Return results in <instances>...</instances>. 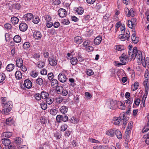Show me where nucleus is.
Returning a JSON list of instances; mask_svg holds the SVG:
<instances>
[{
    "instance_id": "3c124183",
    "label": "nucleus",
    "mask_w": 149,
    "mask_h": 149,
    "mask_svg": "<svg viewBox=\"0 0 149 149\" xmlns=\"http://www.w3.org/2000/svg\"><path fill=\"white\" fill-rule=\"evenodd\" d=\"M128 133V130H126L125 134V136L126 138V140L127 141H129L130 140V137Z\"/></svg>"
},
{
    "instance_id": "4468645a",
    "label": "nucleus",
    "mask_w": 149,
    "mask_h": 149,
    "mask_svg": "<svg viewBox=\"0 0 149 149\" xmlns=\"http://www.w3.org/2000/svg\"><path fill=\"white\" fill-rule=\"evenodd\" d=\"M24 84L25 87L27 88H30L32 86L31 81L28 79H26L24 80Z\"/></svg>"
},
{
    "instance_id": "de8ad7c7",
    "label": "nucleus",
    "mask_w": 149,
    "mask_h": 149,
    "mask_svg": "<svg viewBox=\"0 0 149 149\" xmlns=\"http://www.w3.org/2000/svg\"><path fill=\"white\" fill-rule=\"evenodd\" d=\"M62 116L61 115H58L57 116L56 120L58 123H60L62 121Z\"/></svg>"
},
{
    "instance_id": "603ef678",
    "label": "nucleus",
    "mask_w": 149,
    "mask_h": 149,
    "mask_svg": "<svg viewBox=\"0 0 149 149\" xmlns=\"http://www.w3.org/2000/svg\"><path fill=\"white\" fill-rule=\"evenodd\" d=\"M30 75L33 77L35 78L38 76V74L35 71H32L30 73Z\"/></svg>"
},
{
    "instance_id": "f03ea898",
    "label": "nucleus",
    "mask_w": 149,
    "mask_h": 149,
    "mask_svg": "<svg viewBox=\"0 0 149 149\" xmlns=\"http://www.w3.org/2000/svg\"><path fill=\"white\" fill-rule=\"evenodd\" d=\"M12 102L10 101L7 102L6 98L4 97L2 100L1 105L3 109L2 112L4 114H7L12 109Z\"/></svg>"
},
{
    "instance_id": "aec40b11",
    "label": "nucleus",
    "mask_w": 149,
    "mask_h": 149,
    "mask_svg": "<svg viewBox=\"0 0 149 149\" xmlns=\"http://www.w3.org/2000/svg\"><path fill=\"white\" fill-rule=\"evenodd\" d=\"M115 134L116 135L118 139H120L122 138V134L119 130H115Z\"/></svg>"
},
{
    "instance_id": "58836bf2",
    "label": "nucleus",
    "mask_w": 149,
    "mask_h": 149,
    "mask_svg": "<svg viewBox=\"0 0 149 149\" xmlns=\"http://www.w3.org/2000/svg\"><path fill=\"white\" fill-rule=\"evenodd\" d=\"M139 87V83L137 81L135 82L134 84L132 86V88L133 91H134L138 89Z\"/></svg>"
},
{
    "instance_id": "20e7f679",
    "label": "nucleus",
    "mask_w": 149,
    "mask_h": 149,
    "mask_svg": "<svg viewBox=\"0 0 149 149\" xmlns=\"http://www.w3.org/2000/svg\"><path fill=\"white\" fill-rule=\"evenodd\" d=\"M128 58V56H127L125 53L122 54L121 56L119 57V59L120 62L123 64H125L127 62Z\"/></svg>"
},
{
    "instance_id": "4d7b16f0",
    "label": "nucleus",
    "mask_w": 149,
    "mask_h": 149,
    "mask_svg": "<svg viewBox=\"0 0 149 149\" xmlns=\"http://www.w3.org/2000/svg\"><path fill=\"white\" fill-rule=\"evenodd\" d=\"M44 18H45V21H46L47 22L50 21L52 19L50 16L49 15L44 16Z\"/></svg>"
},
{
    "instance_id": "6e6552de",
    "label": "nucleus",
    "mask_w": 149,
    "mask_h": 149,
    "mask_svg": "<svg viewBox=\"0 0 149 149\" xmlns=\"http://www.w3.org/2000/svg\"><path fill=\"white\" fill-rule=\"evenodd\" d=\"M48 61L49 64L52 66H55L57 64V61L54 57H49Z\"/></svg>"
},
{
    "instance_id": "69168bd1",
    "label": "nucleus",
    "mask_w": 149,
    "mask_h": 149,
    "mask_svg": "<svg viewBox=\"0 0 149 149\" xmlns=\"http://www.w3.org/2000/svg\"><path fill=\"white\" fill-rule=\"evenodd\" d=\"M48 79L50 80L53 79L54 77V75L52 72L49 73L47 75Z\"/></svg>"
},
{
    "instance_id": "4c0bfd02",
    "label": "nucleus",
    "mask_w": 149,
    "mask_h": 149,
    "mask_svg": "<svg viewBox=\"0 0 149 149\" xmlns=\"http://www.w3.org/2000/svg\"><path fill=\"white\" fill-rule=\"evenodd\" d=\"M56 87V90L57 93L59 94H61V92L63 91V87L61 86H58Z\"/></svg>"
},
{
    "instance_id": "7ed1b4c3",
    "label": "nucleus",
    "mask_w": 149,
    "mask_h": 149,
    "mask_svg": "<svg viewBox=\"0 0 149 149\" xmlns=\"http://www.w3.org/2000/svg\"><path fill=\"white\" fill-rule=\"evenodd\" d=\"M116 104V101H113L112 99H110L107 102L106 106L109 108L112 109L115 107Z\"/></svg>"
},
{
    "instance_id": "5fc2aeb1",
    "label": "nucleus",
    "mask_w": 149,
    "mask_h": 149,
    "mask_svg": "<svg viewBox=\"0 0 149 149\" xmlns=\"http://www.w3.org/2000/svg\"><path fill=\"white\" fill-rule=\"evenodd\" d=\"M40 122L42 124H45L47 122V120L45 118L42 117L40 119Z\"/></svg>"
},
{
    "instance_id": "13d9d810",
    "label": "nucleus",
    "mask_w": 149,
    "mask_h": 149,
    "mask_svg": "<svg viewBox=\"0 0 149 149\" xmlns=\"http://www.w3.org/2000/svg\"><path fill=\"white\" fill-rule=\"evenodd\" d=\"M40 57V54L38 53H35L33 56V57L37 60H38L39 59Z\"/></svg>"
},
{
    "instance_id": "774afa93",
    "label": "nucleus",
    "mask_w": 149,
    "mask_h": 149,
    "mask_svg": "<svg viewBox=\"0 0 149 149\" xmlns=\"http://www.w3.org/2000/svg\"><path fill=\"white\" fill-rule=\"evenodd\" d=\"M28 147L25 145H21L18 147L17 149H28Z\"/></svg>"
},
{
    "instance_id": "423d86ee",
    "label": "nucleus",
    "mask_w": 149,
    "mask_h": 149,
    "mask_svg": "<svg viewBox=\"0 0 149 149\" xmlns=\"http://www.w3.org/2000/svg\"><path fill=\"white\" fill-rule=\"evenodd\" d=\"M42 34L41 32L38 31H35L33 34V36L36 40H39L42 37Z\"/></svg>"
},
{
    "instance_id": "a211bd4d",
    "label": "nucleus",
    "mask_w": 149,
    "mask_h": 149,
    "mask_svg": "<svg viewBox=\"0 0 149 149\" xmlns=\"http://www.w3.org/2000/svg\"><path fill=\"white\" fill-rule=\"evenodd\" d=\"M131 39L133 42L135 44H136L139 42V38L136 37V34L134 33L132 34Z\"/></svg>"
},
{
    "instance_id": "f257e3e1",
    "label": "nucleus",
    "mask_w": 149,
    "mask_h": 149,
    "mask_svg": "<svg viewBox=\"0 0 149 149\" xmlns=\"http://www.w3.org/2000/svg\"><path fill=\"white\" fill-rule=\"evenodd\" d=\"M130 47L128 51V55H130V54L132 52V53L131 55V58L134 60L136 57L138 58L139 61L141 63L143 66L144 67H146V66L149 65V59L148 58L146 59L143 58V56L140 50H138L137 48L136 47H134L133 48V50L132 51V46L129 45Z\"/></svg>"
},
{
    "instance_id": "c03bdc74",
    "label": "nucleus",
    "mask_w": 149,
    "mask_h": 149,
    "mask_svg": "<svg viewBox=\"0 0 149 149\" xmlns=\"http://www.w3.org/2000/svg\"><path fill=\"white\" fill-rule=\"evenodd\" d=\"M124 104H124L121 102H119L118 104L120 105V106H119V108L122 110H125L126 108V107L124 105Z\"/></svg>"
},
{
    "instance_id": "79ce46f5",
    "label": "nucleus",
    "mask_w": 149,
    "mask_h": 149,
    "mask_svg": "<svg viewBox=\"0 0 149 149\" xmlns=\"http://www.w3.org/2000/svg\"><path fill=\"white\" fill-rule=\"evenodd\" d=\"M77 58H76L74 57L72 58L70 62L72 65H74L77 64Z\"/></svg>"
},
{
    "instance_id": "9d476101",
    "label": "nucleus",
    "mask_w": 149,
    "mask_h": 149,
    "mask_svg": "<svg viewBox=\"0 0 149 149\" xmlns=\"http://www.w3.org/2000/svg\"><path fill=\"white\" fill-rule=\"evenodd\" d=\"M125 12H128L127 14L126 15V16L127 17L131 16L133 17L134 16V10L133 8H131L130 10H129L127 8H125Z\"/></svg>"
},
{
    "instance_id": "ea45409f",
    "label": "nucleus",
    "mask_w": 149,
    "mask_h": 149,
    "mask_svg": "<svg viewBox=\"0 0 149 149\" xmlns=\"http://www.w3.org/2000/svg\"><path fill=\"white\" fill-rule=\"evenodd\" d=\"M118 38L122 41H125L126 39V35L124 33H122L119 35L118 36Z\"/></svg>"
},
{
    "instance_id": "ddd939ff",
    "label": "nucleus",
    "mask_w": 149,
    "mask_h": 149,
    "mask_svg": "<svg viewBox=\"0 0 149 149\" xmlns=\"http://www.w3.org/2000/svg\"><path fill=\"white\" fill-rule=\"evenodd\" d=\"M28 28L27 24L24 23H21L19 25L20 30L22 31H26Z\"/></svg>"
},
{
    "instance_id": "2eb2a0df",
    "label": "nucleus",
    "mask_w": 149,
    "mask_h": 149,
    "mask_svg": "<svg viewBox=\"0 0 149 149\" xmlns=\"http://www.w3.org/2000/svg\"><path fill=\"white\" fill-rule=\"evenodd\" d=\"M115 131L114 129H110L106 132V134L109 136L112 137L114 136Z\"/></svg>"
},
{
    "instance_id": "0eeeda50",
    "label": "nucleus",
    "mask_w": 149,
    "mask_h": 149,
    "mask_svg": "<svg viewBox=\"0 0 149 149\" xmlns=\"http://www.w3.org/2000/svg\"><path fill=\"white\" fill-rule=\"evenodd\" d=\"M33 15L32 13H28L24 15L23 18L26 21L29 22L33 18Z\"/></svg>"
},
{
    "instance_id": "72a5a7b5",
    "label": "nucleus",
    "mask_w": 149,
    "mask_h": 149,
    "mask_svg": "<svg viewBox=\"0 0 149 149\" xmlns=\"http://www.w3.org/2000/svg\"><path fill=\"white\" fill-rule=\"evenodd\" d=\"M115 49L118 51H121L124 50V47L121 45H117L115 46Z\"/></svg>"
},
{
    "instance_id": "5701e85b",
    "label": "nucleus",
    "mask_w": 149,
    "mask_h": 149,
    "mask_svg": "<svg viewBox=\"0 0 149 149\" xmlns=\"http://www.w3.org/2000/svg\"><path fill=\"white\" fill-rule=\"evenodd\" d=\"M59 110L61 113L65 114L68 111V108L66 106H63L59 109Z\"/></svg>"
},
{
    "instance_id": "09e8293b",
    "label": "nucleus",
    "mask_w": 149,
    "mask_h": 149,
    "mask_svg": "<svg viewBox=\"0 0 149 149\" xmlns=\"http://www.w3.org/2000/svg\"><path fill=\"white\" fill-rule=\"evenodd\" d=\"M45 65V63L41 61H39L38 62V66L40 68H43Z\"/></svg>"
},
{
    "instance_id": "49530a36",
    "label": "nucleus",
    "mask_w": 149,
    "mask_h": 149,
    "mask_svg": "<svg viewBox=\"0 0 149 149\" xmlns=\"http://www.w3.org/2000/svg\"><path fill=\"white\" fill-rule=\"evenodd\" d=\"M58 110L55 109H52L50 110V113L52 115H56L58 112Z\"/></svg>"
},
{
    "instance_id": "b1692460",
    "label": "nucleus",
    "mask_w": 149,
    "mask_h": 149,
    "mask_svg": "<svg viewBox=\"0 0 149 149\" xmlns=\"http://www.w3.org/2000/svg\"><path fill=\"white\" fill-rule=\"evenodd\" d=\"M23 60L21 58H18L16 60V65L18 67H19L23 65Z\"/></svg>"
},
{
    "instance_id": "bb28decb",
    "label": "nucleus",
    "mask_w": 149,
    "mask_h": 149,
    "mask_svg": "<svg viewBox=\"0 0 149 149\" xmlns=\"http://www.w3.org/2000/svg\"><path fill=\"white\" fill-rule=\"evenodd\" d=\"M145 90L146 93L143 95L142 99L141 100L142 101H145V100L147 97V96L149 88L147 87V86H146V87H145Z\"/></svg>"
},
{
    "instance_id": "c9c22d12",
    "label": "nucleus",
    "mask_w": 149,
    "mask_h": 149,
    "mask_svg": "<svg viewBox=\"0 0 149 149\" xmlns=\"http://www.w3.org/2000/svg\"><path fill=\"white\" fill-rule=\"evenodd\" d=\"M76 11L79 15H81L83 13L84 10L82 7H79L77 9Z\"/></svg>"
},
{
    "instance_id": "412c9836",
    "label": "nucleus",
    "mask_w": 149,
    "mask_h": 149,
    "mask_svg": "<svg viewBox=\"0 0 149 149\" xmlns=\"http://www.w3.org/2000/svg\"><path fill=\"white\" fill-rule=\"evenodd\" d=\"M2 143L5 146H8L10 144V141L8 139L4 138L2 139Z\"/></svg>"
},
{
    "instance_id": "f704fd0d",
    "label": "nucleus",
    "mask_w": 149,
    "mask_h": 149,
    "mask_svg": "<svg viewBox=\"0 0 149 149\" xmlns=\"http://www.w3.org/2000/svg\"><path fill=\"white\" fill-rule=\"evenodd\" d=\"M36 82L37 84L40 86L43 84V81L42 78H38L36 79Z\"/></svg>"
},
{
    "instance_id": "bf43d9fd",
    "label": "nucleus",
    "mask_w": 149,
    "mask_h": 149,
    "mask_svg": "<svg viewBox=\"0 0 149 149\" xmlns=\"http://www.w3.org/2000/svg\"><path fill=\"white\" fill-rule=\"evenodd\" d=\"M67 127L68 126L67 125H62L61 127V130L62 131H64L67 129Z\"/></svg>"
},
{
    "instance_id": "a18cd8bd",
    "label": "nucleus",
    "mask_w": 149,
    "mask_h": 149,
    "mask_svg": "<svg viewBox=\"0 0 149 149\" xmlns=\"http://www.w3.org/2000/svg\"><path fill=\"white\" fill-rule=\"evenodd\" d=\"M143 138L146 139L145 142L147 145H149V134H146L143 136Z\"/></svg>"
},
{
    "instance_id": "2f4dec72",
    "label": "nucleus",
    "mask_w": 149,
    "mask_h": 149,
    "mask_svg": "<svg viewBox=\"0 0 149 149\" xmlns=\"http://www.w3.org/2000/svg\"><path fill=\"white\" fill-rule=\"evenodd\" d=\"M13 40L16 43H19L21 40V38L18 35H16L13 38Z\"/></svg>"
},
{
    "instance_id": "e433bc0d",
    "label": "nucleus",
    "mask_w": 149,
    "mask_h": 149,
    "mask_svg": "<svg viewBox=\"0 0 149 149\" xmlns=\"http://www.w3.org/2000/svg\"><path fill=\"white\" fill-rule=\"evenodd\" d=\"M30 46V44L29 42H26L24 43L23 47L24 49L27 50Z\"/></svg>"
},
{
    "instance_id": "e2e57ef3",
    "label": "nucleus",
    "mask_w": 149,
    "mask_h": 149,
    "mask_svg": "<svg viewBox=\"0 0 149 149\" xmlns=\"http://www.w3.org/2000/svg\"><path fill=\"white\" fill-rule=\"evenodd\" d=\"M85 48L86 50L89 52H91L93 51V47L91 46H88V47H86Z\"/></svg>"
},
{
    "instance_id": "393cba45",
    "label": "nucleus",
    "mask_w": 149,
    "mask_h": 149,
    "mask_svg": "<svg viewBox=\"0 0 149 149\" xmlns=\"http://www.w3.org/2000/svg\"><path fill=\"white\" fill-rule=\"evenodd\" d=\"M14 65L13 64H8L6 67V70L8 71H11L13 70L14 68Z\"/></svg>"
},
{
    "instance_id": "1a4fd4ad",
    "label": "nucleus",
    "mask_w": 149,
    "mask_h": 149,
    "mask_svg": "<svg viewBox=\"0 0 149 149\" xmlns=\"http://www.w3.org/2000/svg\"><path fill=\"white\" fill-rule=\"evenodd\" d=\"M58 79L61 82L63 83L65 82L67 79L66 77L65 74L62 73H60L58 76Z\"/></svg>"
},
{
    "instance_id": "f3484780",
    "label": "nucleus",
    "mask_w": 149,
    "mask_h": 149,
    "mask_svg": "<svg viewBox=\"0 0 149 149\" xmlns=\"http://www.w3.org/2000/svg\"><path fill=\"white\" fill-rule=\"evenodd\" d=\"M51 84L52 86L55 88L58 86V82L57 79H53L52 80Z\"/></svg>"
},
{
    "instance_id": "4be33fe9",
    "label": "nucleus",
    "mask_w": 149,
    "mask_h": 149,
    "mask_svg": "<svg viewBox=\"0 0 149 149\" xmlns=\"http://www.w3.org/2000/svg\"><path fill=\"white\" fill-rule=\"evenodd\" d=\"M16 78L17 79H20L22 78V74L19 71H17L15 74Z\"/></svg>"
},
{
    "instance_id": "f8f14e48",
    "label": "nucleus",
    "mask_w": 149,
    "mask_h": 149,
    "mask_svg": "<svg viewBox=\"0 0 149 149\" xmlns=\"http://www.w3.org/2000/svg\"><path fill=\"white\" fill-rule=\"evenodd\" d=\"M145 81L143 82V84L145 87L146 86L149 88V84H148V78H149V73L147 72L145 74Z\"/></svg>"
},
{
    "instance_id": "9b49d317",
    "label": "nucleus",
    "mask_w": 149,
    "mask_h": 149,
    "mask_svg": "<svg viewBox=\"0 0 149 149\" xmlns=\"http://www.w3.org/2000/svg\"><path fill=\"white\" fill-rule=\"evenodd\" d=\"M121 118L118 117H113L112 123L115 125H119L121 121Z\"/></svg>"
},
{
    "instance_id": "c85d7f7f",
    "label": "nucleus",
    "mask_w": 149,
    "mask_h": 149,
    "mask_svg": "<svg viewBox=\"0 0 149 149\" xmlns=\"http://www.w3.org/2000/svg\"><path fill=\"white\" fill-rule=\"evenodd\" d=\"M41 96L42 99H46L48 97L49 94L47 93L42 91L41 93Z\"/></svg>"
},
{
    "instance_id": "cd10ccee",
    "label": "nucleus",
    "mask_w": 149,
    "mask_h": 149,
    "mask_svg": "<svg viewBox=\"0 0 149 149\" xmlns=\"http://www.w3.org/2000/svg\"><path fill=\"white\" fill-rule=\"evenodd\" d=\"M14 142L16 144H21L23 142V140L20 137H16L15 138Z\"/></svg>"
},
{
    "instance_id": "680f3d73",
    "label": "nucleus",
    "mask_w": 149,
    "mask_h": 149,
    "mask_svg": "<svg viewBox=\"0 0 149 149\" xmlns=\"http://www.w3.org/2000/svg\"><path fill=\"white\" fill-rule=\"evenodd\" d=\"M54 136L56 137V139H59L61 137L60 134L58 132H56L54 134Z\"/></svg>"
},
{
    "instance_id": "dca6fc26",
    "label": "nucleus",
    "mask_w": 149,
    "mask_h": 149,
    "mask_svg": "<svg viewBox=\"0 0 149 149\" xmlns=\"http://www.w3.org/2000/svg\"><path fill=\"white\" fill-rule=\"evenodd\" d=\"M74 42L78 44H80L83 41L82 38L79 36L74 37Z\"/></svg>"
},
{
    "instance_id": "473e14b6",
    "label": "nucleus",
    "mask_w": 149,
    "mask_h": 149,
    "mask_svg": "<svg viewBox=\"0 0 149 149\" xmlns=\"http://www.w3.org/2000/svg\"><path fill=\"white\" fill-rule=\"evenodd\" d=\"M3 135L5 137V139H8L11 136L12 133L10 132H5L3 133Z\"/></svg>"
},
{
    "instance_id": "37998d69",
    "label": "nucleus",
    "mask_w": 149,
    "mask_h": 149,
    "mask_svg": "<svg viewBox=\"0 0 149 149\" xmlns=\"http://www.w3.org/2000/svg\"><path fill=\"white\" fill-rule=\"evenodd\" d=\"M6 78V76L5 74L3 73H0V83L2 82L5 80Z\"/></svg>"
},
{
    "instance_id": "052dcab7",
    "label": "nucleus",
    "mask_w": 149,
    "mask_h": 149,
    "mask_svg": "<svg viewBox=\"0 0 149 149\" xmlns=\"http://www.w3.org/2000/svg\"><path fill=\"white\" fill-rule=\"evenodd\" d=\"M40 21V19L38 17H36L35 18H33V22L35 24H38Z\"/></svg>"
},
{
    "instance_id": "8fccbe9b",
    "label": "nucleus",
    "mask_w": 149,
    "mask_h": 149,
    "mask_svg": "<svg viewBox=\"0 0 149 149\" xmlns=\"http://www.w3.org/2000/svg\"><path fill=\"white\" fill-rule=\"evenodd\" d=\"M141 100L140 99L137 98L134 100V103L136 106H138L140 103Z\"/></svg>"
},
{
    "instance_id": "6e6d98bb",
    "label": "nucleus",
    "mask_w": 149,
    "mask_h": 149,
    "mask_svg": "<svg viewBox=\"0 0 149 149\" xmlns=\"http://www.w3.org/2000/svg\"><path fill=\"white\" fill-rule=\"evenodd\" d=\"M41 107L42 109L43 110L46 109L47 108V104L45 102H43L41 104Z\"/></svg>"
},
{
    "instance_id": "7c9ffc66",
    "label": "nucleus",
    "mask_w": 149,
    "mask_h": 149,
    "mask_svg": "<svg viewBox=\"0 0 149 149\" xmlns=\"http://www.w3.org/2000/svg\"><path fill=\"white\" fill-rule=\"evenodd\" d=\"M6 123L8 125H11L13 124V118L11 117H9L6 119Z\"/></svg>"
},
{
    "instance_id": "0e129e2a",
    "label": "nucleus",
    "mask_w": 149,
    "mask_h": 149,
    "mask_svg": "<svg viewBox=\"0 0 149 149\" xmlns=\"http://www.w3.org/2000/svg\"><path fill=\"white\" fill-rule=\"evenodd\" d=\"M35 97L37 100H40L41 97V94H40L39 93H37L35 95Z\"/></svg>"
},
{
    "instance_id": "864d4df0",
    "label": "nucleus",
    "mask_w": 149,
    "mask_h": 149,
    "mask_svg": "<svg viewBox=\"0 0 149 149\" xmlns=\"http://www.w3.org/2000/svg\"><path fill=\"white\" fill-rule=\"evenodd\" d=\"M90 42L89 40H86L82 44V46L83 47H85V48L86 47H88L87 46L90 44Z\"/></svg>"
},
{
    "instance_id": "6ab92c4d",
    "label": "nucleus",
    "mask_w": 149,
    "mask_h": 149,
    "mask_svg": "<svg viewBox=\"0 0 149 149\" xmlns=\"http://www.w3.org/2000/svg\"><path fill=\"white\" fill-rule=\"evenodd\" d=\"M102 40V37L98 36L94 39V44L96 45H98L101 43Z\"/></svg>"
},
{
    "instance_id": "c756f323",
    "label": "nucleus",
    "mask_w": 149,
    "mask_h": 149,
    "mask_svg": "<svg viewBox=\"0 0 149 149\" xmlns=\"http://www.w3.org/2000/svg\"><path fill=\"white\" fill-rule=\"evenodd\" d=\"M90 15H86L83 16L82 21L83 22L87 23L89 21Z\"/></svg>"
},
{
    "instance_id": "a878e982",
    "label": "nucleus",
    "mask_w": 149,
    "mask_h": 149,
    "mask_svg": "<svg viewBox=\"0 0 149 149\" xmlns=\"http://www.w3.org/2000/svg\"><path fill=\"white\" fill-rule=\"evenodd\" d=\"M18 18L15 17H12L11 19V21L13 24H17L19 22Z\"/></svg>"
},
{
    "instance_id": "a19ab883",
    "label": "nucleus",
    "mask_w": 149,
    "mask_h": 149,
    "mask_svg": "<svg viewBox=\"0 0 149 149\" xmlns=\"http://www.w3.org/2000/svg\"><path fill=\"white\" fill-rule=\"evenodd\" d=\"M53 101V98L51 97H48L46 99V102L49 104H51Z\"/></svg>"
},
{
    "instance_id": "39448f33",
    "label": "nucleus",
    "mask_w": 149,
    "mask_h": 149,
    "mask_svg": "<svg viewBox=\"0 0 149 149\" xmlns=\"http://www.w3.org/2000/svg\"><path fill=\"white\" fill-rule=\"evenodd\" d=\"M58 12L59 16L61 17H64L67 15V12L66 10L62 8H61L58 11Z\"/></svg>"
},
{
    "instance_id": "338daca9",
    "label": "nucleus",
    "mask_w": 149,
    "mask_h": 149,
    "mask_svg": "<svg viewBox=\"0 0 149 149\" xmlns=\"http://www.w3.org/2000/svg\"><path fill=\"white\" fill-rule=\"evenodd\" d=\"M149 130V125L148 124L145 126L142 130V132L143 133L147 132Z\"/></svg>"
}]
</instances>
